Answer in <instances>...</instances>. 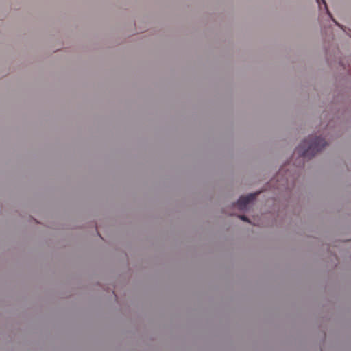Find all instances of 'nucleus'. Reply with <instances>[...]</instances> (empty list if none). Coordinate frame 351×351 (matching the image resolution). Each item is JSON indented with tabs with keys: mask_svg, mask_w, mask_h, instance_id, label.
<instances>
[{
	"mask_svg": "<svg viewBox=\"0 0 351 351\" xmlns=\"http://www.w3.org/2000/svg\"><path fill=\"white\" fill-rule=\"evenodd\" d=\"M326 145L324 138L310 136L304 140L297 147V151L302 157H313Z\"/></svg>",
	"mask_w": 351,
	"mask_h": 351,
	"instance_id": "nucleus-1",
	"label": "nucleus"
},
{
	"mask_svg": "<svg viewBox=\"0 0 351 351\" xmlns=\"http://www.w3.org/2000/svg\"><path fill=\"white\" fill-rule=\"evenodd\" d=\"M256 195V193H252L247 196L241 197L236 203L235 206L240 210H243L246 209L247 206L255 199Z\"/></svg>",
	"mask_w": 351,
	"mask_h": 351,
	"instance_id": "nucleus-2",
	"label": "nucleus"
},
{
	"mask_svg": "<svg viewBox=\"0 0 351 351\" xmlns=\"http://www.w3.org/2000/svg\"><path fill=\"white\" fill-rule=\"evenodd\" d=\"M283 176V168H282L281 169H280L279 172L278 173L277 176H276V180L277 182H279L280 183L278 184V185H284L285 183H287V181H288V179L287 178H282L281 180L280 181L279 180V178L280 176Z\"/></svg>",
	"mask_w": 351,
	"mask_h": 351,
	"instance_id": "nucleus-3",
	"label": "nucleus"
},
{
	"mask_svg": "<svg viewBox=\"0 0 351 351\" xmlns=\"http://www.w3.org/2000/svg\"><path fill=\"white\" fill-rule=\"evenodd\" d=\"M316 1H317V3H318V5H319V6L320 9H322V8H321V1L322 2V3H323V5H324V8H325V9L326 10V11H327V13L328 14V15H329L330 16H331V14H330V13L329 12V11H328V8H327V5H326V3L325 0H316Z\"/></svg>",
	"mask_w": 351,
	"mask_h": 351,
	"instance_id": "nucleus-4",
	"label": "nucleus"
},
{
	"mask_svg": "<svg viewBox=\"0 0 351 351\" xmlns=\"http://www.w3.org/2000/svg\"><path fill=\"white\" fill-rule=\"evenodd\" d=\"M239 217L241 220H243V221H247V222H249L248 219H247L245 215H239Z\"/></svg>",
	"mask_w": 351,
	"mask_h": 351,
	"instance_id": "nucleus-5",
	"label": "nucleus"
}]
</instances>
